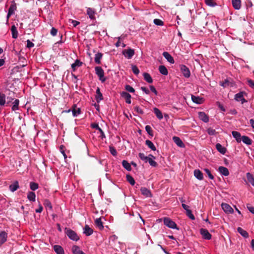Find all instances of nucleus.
I'll return each mask as SVG.
<instances>
[{"instance_id": "1", "label": "nucleus", "mask_w": 254, "mask_h": 254, "mask_svg": "<svg viewBox=\"0 0 254 254\" xmlns=\"http://www.w3.org/2000/svg\"><path fill=\"white\" fill-rule=\"evenodd\" d=\"M95 73L99 77L101 82L103 83L106 80V78L104 76V71L100 66H96L95 68Z\"/></svg>"}, {"instance_id": "2", "label": "nucleus", "mask_w": 254, "mask_h": 254, "mask_svg": "<svg viewBox=\"0 0 254 254\" xmlns=\"http://www.w3.org/2000/svg\"><path fill=\"white\" fill-rule=\"evenodd\" d=\"M163 222L165 225L170 228L177 229L176 224L168 217L164 218Z\"/></svg>"}, {"instance_id": "3", "label": "nucleus", "mask_w": 254, "mask_h": 254, "mask_svg": "<svg viewBox=\"0 0 254 254\" xmlns=\"http://www.w3.org/2000/svg\"><path fill=\"white\" fill-rule=\"evenodd\" d=\"M65 233L66 235L68 236V237L73 241H77V240H79V237L76 234V233L74 231H72L70 229H66Z\"/></svg>"}, {"instance_id": "4", "label": "nucleus", "mask_w": 254, "mask_h": 254, "mask_svg": "<svg viewBox=\"0 0 254 254\" xmlns=\"http://www.w3.org/2000/svg\"><path fill=\"white\" fill-rule=\"evenodd\" d=\"M11 4L10 5V6H9V8H8V13L7 14V16H6V18H7V19L8 20L9 17L12 15H13L14 12H15V11H16V3L14 1H12L11 2Z\"/></svg>"}, {"instance_id": "5", "label": "nucleus", "mask_w": 254, "mask_h": 254, "mask_svg": "<svg viewBox=\"0 0 254 254\" xmlns=\"http://www.w3.org/2000/svg\"><path fill=\"white\" fill-rule=\"evenodd\" d=\"M180 70L183 73V75L186 77L189 78L190 77V69L188 67H187L185 65H180Z\"/></svg>"}, {"instance_id": "6", "label": "nucleus", "mask_w": 254, "mask_h": 254, "mask_svg": "<svg viewBox=\"0 0 254 254\" xmlns=\"http://www.w3.org/2000/svg\"><path fill=\"white\" fill-rule=\"evenodd\" d=\"M200 233L202 235L203 238L204 239L210 240L211 239V235L210 234L208 231L205 229H200Z\"/></svg>"}, {"instance_id": "7", "label": "nucleus", "mask_w": 254, "mask_h": 254, "mask_svg": "<svg viewBox=\"0 0 254 254\" xmlns=\"http://www.w3.org/2000/svg\"><path fill=\"white\" fill-rule=\"evenodd\" d=\"M221 207L224 211L226 213H232L234 211L233 208L231 206L226 203H222L221 204Z\"/></svg>"}, {"instance_id": "8", "label": "nucleus", "mask_w": 254, "mask_h": 254, "mask_svg": "<svg viewBox=\"0 0 254 254\" xmlns=\"http://www.w3.org/2000/svg\"><path fill=\"white\" fill-rule=\"evenodd\" d=\"M123 55L127 59H131L134 55V51L132 49H128L123 51Z\"/></svg>"}, {"instance_id": "9", "label": "nucleus", "mask_w": 254, "mask_h": 254, "mask_svg": "<svg viewBox=\"0 0 254 254\" xmlns=\"http://www.w3.org/2000/svg\"><path fill=\"white\" fill-rule=\"evenodd\" d=\"M235 99L237 101H241L242 104L247 102V101L244 98V93L243 92H241L236 94L235 96Z\"/></svg>"}, {"instance_id": "10", "label": "nucleus", "mask_w": 254, "mask_h": 254, "mask_svg": "<svg viewBox=\"0 0 254 254\" xmlns=\"http://www.w3.org/2000/svg\"><path fill=\"white\" fill-rule=\"evenodd\" d=\"M7 234L5 231L0 232V246L7 240Z\"/></svg>"}, {"instance_id": "11", "label": "nucleus", "mask_w": 254, "mask_h": 254, "mask_svg": "<svg viewBox=\"0 0 254 254\" xmlns=\"http://www.w3.org/2000/svg\"><path fill=\"white\" fill-rule=\"evenodd\" d=\"M141 194L146 197H152V193L149 190L145 187H141L140 189Z\"/></svg>"}, {"instance_id": "12", "label": "nucleus", "mask_w": 254, "mask_h": 254, "mask_svg": "<svg viewBox=\"0 0 254 254\" xmlns=\"http://www.w3.org/2000/svg\"><path fill=\"white\" fill-rule=\"evenodd\" d=\"M155 157L152 154H149L147 160V162H148L150 166L152 167H156L157 163L154 160Z\"/></svg>"}, {"instance_id": "13", "label": "nucleus", "mask_w": 254, "mask_h": 254, "mask_svg": "<svg viewBox=\"0 0 254 254\" xmlns=\"http://www.w3.org/2000/svg\"><path fill=\"white\" fill-rule=\"evenodd\" d=\"M72 114L74 117H77L81 114V109L77 108L76 105H73L72 107Z\"/></svg>"}, {"instance_id": "14", "label": "nucleus", "mask_w": 254, "mask_h": 254, "mask_svg": "<svg viewBox=\"0 0 254 254\" xmlns=\"http://www.w3.org/2000/svg\"><path fill=\"white\" fill-rule=\"evenodd\" d=\"M198 117L200 120L204 122V123H207L209 121L208 116L203 112H200L198 113Z\"/></svg>"}, {"instance_id": "15", "label": "nucleus", "mask_w": 254, "mask_h": 254, "mask_svg": "<svg viewBox=\"0 0 254 254\" xmlns=\"http://www.w3.org/2000/svg\"><path fill=\"white\" fill-rule=\"evenodd\" d=\"M163 57L167 60V61L171 64H174L175 61L172 56L167 52L163 53Z\"/></svg>"}, {"instance_id": "16", "label": "nucleus", "mask_w": 254, "mask_h": 254, "mask_svg": "<svg viewBox=\"0 0 254 254\" xmlns=\"http://www.w3.org/2000/svg\"><path fill=\"white\" fill-rule=\"evenodd\" d=\"M71 251L73 254H86L80 249L78 246L76 245L72 246Z\"/></svg>"}, {"instance_id": "17", "label": "nucleus", "mask_w": 254, "mask_h": 254, "mask_svg": "<svg viewBox=\"0 0 254 254\" xmlns=\"http://www.w3.org/2000/svg\"><path fill=\"white\" fill-rule=\"evenodd\" d=\"M232 134L233 137L235 138L237 142L240 143L241 142L242 136H241V133L237 131H233L232 132Z\"/></svg>"}, {"instance_id": "18", "label": "nucleus", "mask_w": 254, "mask_h": 254, "mask_svg": "<svg viewBox=\"0 0 254 254\" xmlns=\"http://www.w3.org/2000/svg\"><path fill=\"white\" fill-rule=\"evenodd\" d=\"M218 171L221 174L224 176H228L229 175V170L226 167L220 166L218 168Z\"/></svg>"}, {"instance_id": "19", "label": "nucleus", "mask_w": 254, "mask_h": 254, "mask_svg": "<svg viewBox=\"0 0 254 254\" xmlns=\"http://www.w3.org/2000/svg\"><path fill=\"white\" fill-rule=\"evenodd\" d=\"M191 100L193 102L197 104H201L203 103L204 101V99L203 98L200 97L199 96H195L194 95L191 96Z\"/></svg>"}, {"instance_id": "20", "label": "nucleus", "mask_w": 254, "mask_h": 254, "mask_svg": "<svg viewBox=\"0 0 254 254\" xmlns=\"http://www.w3.org/2000/svg\"><path fill=\"white\" fill-rule=\"evenodd\" d=\"M121 96L122 97L126 99V102L127 104L131 103V95L127 92H123L121 93Z\"/></svg>"}, {"instance_id": "21", "label": "nucleus", "mask_w": 254, "mask_h": 254, "mask_svg": "<svg viewBox=\"0 0 254 254\" xmlns=\"http://www.w3.org/2000/svg\"><path fill=\"white\" fill-rule=\"evenodd\" d=\"M173 140L174 142L179 147H184L185 144L183 142L182 140L177 136H174L173 137Z\"/></svg>"}, {"instance_id": "22", "label": "nucleus", "mask_w": 254, "mask_h": 254, "mask_svg": "<svg viewBox=\"0 0 254 254\" xmlns=\"http://www.w3.org/2000/svg\"><path fill=\"white\" fill-rule=\"evenodd\" d=\"M87 14L91 19H95V11L94 9L88 7L87 8Z\"/></svg>"}, {"instance_id": "23", "label": "nucleus", "mask_w": 254, "mask_h": 254, "mask_svg": "<svg viewBox=\"0 0 254 254\" xmlns=\"http://www.w3.org/2000/svg\"><path fill=\"white\" fill-rule=\"evenodd\" d=\"M93 231L92 228H91L88 225H86L84 228V234L87 236H89L93 234Z\"/></svg>"}, {"instance_id": "24", "label": "nucleus", "mask_w": 254, "mask_h": 254, "mask_svg": "<svg viewBox=\"0 0 254 254\" xmlns=\"http://www.w3.org/2000/svg\"><path fill=\"white\" fill-rule=\"evenodd\" d=\"M19 188L18 181H15L13 184L9 186V190L11 192H14Z\"/></svg>"}, {"instance_id": "25", "label": "nucleus", "mask_w": 254, "mask_h": 254, "mask_svg": "<svg viewBox=\"0 0 254 254\" xmlns=\"http://www.w3.org/2000/svg\"><path fill=\"white\" fill-rule=\"evenodd\" d=\"M194 177L199 180H202L203 179V175L202 173L198 169L194 171Z\"/></svg>"}, {"instance_id": "26", "label": "nucleus", "mask_w": 254, "mask_h": 254, "mask_svg": "<svg viewBox=\"0 0 254 254\" xmlns=\"http://www.w3.org/2000/svg\"><path fill=\"white\" fill-rule=\"evenodd\" d=\"M216 148L222 154H225L227 151L226 148L220 143H217L216 144Z\"/></svg>"}, {"instance_id": "27", "label": "nucleus", "mask_w": 254, "mask_h": 254, "mask_svg": "<svg viewBox=\"0 0 254 254\" xmlns=\"http://www.w3.org/2000/svg\"><path fill=\"white\" fill-rule=\"evenodd\" d=\"M54 250L57 254H64L63 248L60 245H55Z\"/></svg>"}, {"instance_id": "28", "label": "nucleus", "mask_w": 254, "mask_h": 254, "mask_svg": "<svg viewBox=\"0 0 254 254\" xmlns=\"http://www.w3.org/2000/svg\"><path fill=\"white\" fill-rule=\"evenodd\" d=\"M96 95L95 97L97 102H99L103 99L102 94L100 92V89L99 87H97L96 89Z\"/></svg>"}, {"instance_id": "29", "label": "nucleus", "mask_w": 254, "mask_h": 254, "mask_svg": "<svg viewBox=\"0 0 254 254\" xmlns=\"http://www.w3.org/2000/svg\"><path fill=\"white\" fill-rule=\"evenodd\" d=\"M233 6L235 9H239L241 6V2L240 0H232Z\"/></svg>"}, {"instance_id": "30", "label": "nucleus", "mask_w": 254, "mask_h": 254, "mask_svg": "<svg viewBox=\"0 0 254 254\" xmlns=\"http://www.w3.org/2000/svg\"><path fill=\"white\" fill-rule=\"evenodd\" d=\"M11 31L12 34V37L14 39H16L18 37V31L15 25H13L11 27Z\"/></svg>"}, {"instance_id": "31", "label": "nucleus", "mask_w": 254, "mask_h": 254, "mask_svg": "<svg viewBox=\"0 0 254 254\" xmlns=\"http://www.w3.org/2000/svg\"><path fill=\"white\" fill-rule=\"evenodd\" d=\"M242 141L247 145H251L252 144V139L248 136L243 135L242 137Z\"/></svg>"}, {"instance_id": "32", "label": "nucleus", "mask_w": 254, "mask_h": 254, "mask_svg": "<svg viewBox=\"0 0 254 254\" xmlns=\"http://www.w3.org/2000/svg\"><path fill=\"white\" fill-rule=\"evenodd\" d=\"M27 198L30 201H35L36 200L35 193L33 191L28 192L27 194Z\"/></svg>"}, {"instance_id": "33", "label": "nucleus", "mask_w": 254, "mask_h": 254, "mask_svg": "<svg viewBox=\"0 0 254 254\" xmlns=\"http://www.w3.org/2000/svg\"><path fill=\"white\" fill-rule=\"evenodd\" d=\"M153 111L157 118L159 120H161L163 119V116L162 112L157 108H154L153 109Z\"/></svg>"}, {"instance_id": "34", "label": "nucleus", "mask_w": 254, "mask_h": 254, "mask_svg": "<svg viewBox=\"0 0 254 254\" xmlns=\"http://www.w3.org/2000/svg\"><path fill=\"white\" fill-rule=\"evenodd\" d=\"M248 181L254 187V176L251 173L248 172L246 174Z\"/></svg>"}, {"instance_id": "35", "label": "nucleus", "mask_w": 254, "mask_h": 254, "mask_svg": "<svg viewBox=\"0 0 254 254\" xmlns=\"http://www.w3.org/2000/svg\"><path fill=\"white\" fill-rule=\"evenodd\" d=\"M158 70L159 72L164 75H167L168 73V70L164 65H160Z\"/></svg>"}, {"instance_id": "36", "label": "nucleus", "mask_w": 254, "mask_h": 254, "mask_svg": "<svg viewBox=\"0 0 254 254\" xmlns=\"http://www.w3.org/2000/svg\"><path fill=\"white\" fill-rule=\"evenodd\" d=\"M82 63L79 60H76L74 63L71 64V67L73 71H75L76 70V67H79L82 65Z\"/></svg>"}, {"instance_id": "37", "label": "nucleus", "mask_w": 254, "mask_h": 254, "mask_svg": "<svg viewBox=\"0 0 254 254\" xmlns=\"http://www.w3.org/2000/svg\"><path fill=\"white\" fill-rule=\"evenodd\" d=\"M237 231L244 238H246L249 237L248 233L241 227H238L237 228Z\"/></svg>"}, {"instance_id": "38", "label": "nucleus", "mask_w": 254, "mask_h": 254, "mask_svg": "<svg viewBox=\"0 0 254 254\" xmlns=\"http://www.w3.org/2000/svg\"><path fill=\"white\" fill-rule=\"evenodd\" d=\"M95 223L96 225V226L100 229L102 230L104 228L103 223L101 221V219L100 218H97L95 220Z\"/></svg>"}, {"instance_id": "39", "label": "nucleus", "mask_w": 254, "mask_h": 254, "mask_svg": "<svg viewBox=\"0 0 254 254\" xmlns=\"http://www.w3.org/2000/svg\"><path fill=\"white\" fill-rule=\"evenodd\" d=\"M143 77L146 82L149 83H151L153 82V80L150 75L148 73H144Z\"/></svg>"}, {"instance_id": "40", "label": "nucleus", "mask_w": 254, "mask_h": 254, "mask_svg": "<svg viewBox=\"0 0 254 254\" xmlns=\"http://www.w3.org/2000/svg\"><path fill=\"white\" fill-rule=\"evenodd\" d=\"M145 144L152 150H153V151H155L156 150V148L155 145L152 143V142L150 140H146L145 141Z\"/></svg>"}, {"instance_id": "41", "label": "nucleus", "mask_w": 254, "mask_h": 254, "mask_svg": "<svg viewBox=\"0 0 254 254\" xmlns=\"http://www.w3.org/2000/svg\"><path fill=\"white\" fill-rule=\"evenodd\" d=\"M19 103V101L18 99H15L14 102L12 103V106L11 109L12 111H15L18 110V105Z\"/></svg>"}, {"instance_id": "42", "label": "nucleus", "mask_w": 254, "mask_h": 254, "mask_svg": "<svg viewBox=\"0 0 254 254\" xmlns=\"http://www.w3.org/2000/svg\"><path fill=\"white\" fill-rule=\"evenodd\" d=\"M102 56H103V55L101 53H97L95 55V58H94L95 62L98 64H100L101 63L100 60L102 58Z\"/></svg>"}, {"instance_id": "43", "label": "nucleus", "mask_w": 254, "mask_h": 254, "mask_svg": "<svg viewBox=\"0 0 254 254\" xmlns=\"http://www.w3.org/2000/svg\"><path fill=\"white\" fill-rule=\"evenodd\" d=\"M123 166L127 171H130L131 167L130 164L126 160H123L122 162Z\"/></svg>"}, {"instance_id": "44", "label": "nucleus", "mask_w": 254, "mask_h": 254, "mask_svg": "<svg viewBox=\"0 0 254 254\" xmlns=\"http://www.w3.org/2000/svg\"><path fill=\"white\" fill-rule=\"evenodd\" d=\"M127 180V182L132 186H133L135 182L133 177L130 175H127L126 176Z\"/></svg>"}, {"instance_id": "45", "label": "nucleus", "mask_w": 254, "mask_h": 254, "mask_svg": "<svg viewBox=\"0 0 254 254\" xmlns=\"http://www.w3.org/2000/svg\"><path fill=\"white\" fill-rule=\"evenodd\" d=\"M205 2L207 5L211 7L216 5V3L213 0H205Z\"/></svg>"}, {"instance_id": "46", "label": "nucleus", "mask_w": 254, "mask_h": 254, "mask_svg": "<svg viewBox=\"0 0 254 254\" xmlns=\"http://www.w3.org/2000/svg\"><path fill=\"white\" fill-rule=\"evenodd\" d=\"M30 189L32 190H35L38 188V184L34 182H31L30 184Z\"/></svg>"}, {"instance_id": "47", "label": "nucleus", "mask_w": 254, "mask_h": 254, "mask_svg": "<svg viewBox=\"0 0 254 254\" xmlns=\"http://www.w3.org/2000/svg\"><path fill=\"white\" fill-rule=\"evenodd\" d=\"M5 103V96L3 94H0V105L3 106Z\"/></svg>"}, {"instance_id": "48", "label": "nucleus", "mask_w": 254, "mask_h": 254, "mask_svg": "<svg viewBox=\"0 0 254 254\" xmlns=\"http://www.w3.org/2000/svg\"><path fill=\"white\" fill-rule=\"evenodd\" d=\"M44 204L46 208H49L50 209H52V205L49 200L45 199Z\"/></svg>"}, {"instance_id": "49", "label": "nucleus", "mask_w": 254, "mask_h": 254, "mask_svg": "<svg viewBox=\"0 0 254 254\" xmlns=\"http://www.w3.org/2000/svg\"><path fill=\"white\" fill-rule=\"evenodd\" d=\"M138 156L140 159L144 161L145 162H147V160L148 156H146L143 153H139L138 154Z\"/></svg>"}, {"instance_id": "50", "label": "nucleus", "mask_w": 254, "mask_h": 254, "mask_svg": "<svg viewBox=\"0 0 254 254\" xmlns=\"http://www.w3.org/2000/svg\"><path fill=\"white\" fill-rule=\"evenodd\" d=\"M153 22L155 25L158 26H162L164 24L163 22L161 20L157 18L154 19Z\"/></svg>"}, {"instance_id": "51", "label": "nucleus", "mask_w": 254, "mask_h": 254, "mask_svg": "<svg viewBox=\"0 0 254 254\" xmlns=\"http://www.w3.org/2000/svg\"><path fill=\"white\" fill-rule=\"evenodd\" d=\"M187 215L191 219L194 220L195 217L194 215L192 214L191 211L190 210H187L186 211Z\"/></svg>"}, {"instance_id": "52", "label": "nucleus", "mask_w": 254, "mask_h": 254, "mask_svg": "<svg viewBox=\"0 0 254 254\" xmlns=\"http://www.w3.org/2000/svg\"><path fill=\"white\" fill-rule=\"evenodd\" d=\"M207 132L210 135H215L216 133V130L211 127H209L207 129Z\"/></svg>"}, {"instance_id": "53", "label": "nucleus", "mask_w": 254, "mask_h": 254, "mask_svg": "<svg viewBox=\"0 0 254 254\" xmlns=\"http://www.w3.org/2000/svg\"><path fill=\"white\" fill-rule=\"evenodd\" d=\"M109 150H110V153L114 156H116L117 155V151H116V149L114 147L110 146L109 147Z\"/></svg>"}, {"instance_id": "54", "label": "nucleus", "mask_w": 254, "mask_h": 254, "mask_svg": "<svg viewBox=\"0 0 254 254\" xmlns=\"http://www.w3.org/2000/svg\"><path fill=\"white\" fill-rule=\"evenodd\" d=\"M125 89L127 91L130 93H133L135 91L134 88L129 85H126L125 86Z\"/></svg>"}, {"instance_id": "55", "label": "nucleus", "mask_w": 254, "mask_h": 254, "mask_svg": "<svg viewBox=\"0 0 254 254\" xmlns=\"http://www.w3.org/2000/svg\"><path fill=\"white\" fill-rule=\"evenodd\" d=\"M204 171L207 174V175L210 179L213 180L214 179L213 176L212 175L210 170L208 169L205 168L204 169Z\"/></svg>"}, {"instance_id": "56", "label": "nucleus", "mask_w": 254, "mask_h": 254, "mask_svg": "<svg viewBox=\"0 0 254 254\" xmlns=\"http://www.w3.org/2000/svg\"><path fill=\"white\" fill-rule=\"evenodd\" d=\"M132 72L135 74L137 75L139 73V70L136 65H132L131 67Z\"/></svg>"}, {"instance_id": "57", "label": "nucleus", "mask_w": 254, "mask_h": 254, "mask_svg": "<svg viewBox=\"0 0 254 254\" xmlns=\"http://www.w3.org/2000/svg\"><path fill=\"white\" fill-rule=\"evenodd\" d=\"M134 110L136 113L140 114H143L144 113L143 110L138 106H136L134 107Z\"/></svg>"}, {"instance_id": "58", "label": "nucleus", "mask_w": 254, "mask_h": 254, "mask_svg": "<svg viewBox=\"0 0 254 254\" xmlns=\"http://www.w3.org/2000/svg\"><path fill=\"white\" fill-rule=\"evenodd\" d=\"M220 84L223 87H226L229 85V81L228 79H226L223 82H221Z\"/></svg>"}, {"instance_id": "59", "label": "nucleus", "mask_w": 254, "mask_h": 254, "mask_svg": "<svg viewBox=\"0 0 254 254\" xmlns=\"http://www.w3.org/2000/svg\"><path fill=\"white\" fill-rule=\"evenodd\" d=\"M60 152L62 153V154L63 155L64 159H66L67 158V156L65 153L64 150V147L63 145H61L60 148Z\"/></svg>"}, {"instance_id": "60", "label": "nucleus", "mask_w": 254, "mask_h": 254, "mask_svg": "<svg viewBox=\"0 0 254 254\" xmlns=\"http://www.w3.org/2000/svg\"><path fill=\"white\" fill-rule=\"evenodd\" d=\"M57 32L58 30L57 29L54 27H52L50 33L53 36H55L57 35Z\"/></svg>"}, {"instance_id": "61", "label": "nucleus", "mask_w": 254, "mask_h": 254, "mask_svg": "<svg viewBox=\"0 0 254 254\" xmlns=\"http://www.w3.org/2000/svg\"><path fill=\"white\" fill-rule=\"evenodd\" d=\"M38 206H39V207H38V209H36L35 210V212L36 213H40L42 212V211H43V206H42V205L40 204V202H39Z\"/></svg>"}, {"instance_id": "62", "label": "nucleus", "mask_w": 254, "mask_h": 254, "mask_svg": "<svg viewBox=\"0 0 254 254\" xmlns=\"http://www.w3.org/2000/svg\"><path fill=\"white\" fill-rule=\"evenodd\" d=\"M248 85L252 88L254 89V81L252 79H249L248 80Z\"/></svg>"}, {"instance_id": "63", "label": "nucleus", "mask_w": 254, "mask_h": 254, "mask_svg": "<svg viewBox=\"0 0 254 254\" xmlns=\"http://www.w3.org/2000/svg\"><path fill=\"white\" fill-rule=\"evenodd\" d=\"M34 46V44L31 42L29 40H27V47L28 48H31Z\"/></svg>"}, {"instance_id": "64", "label": "nucleus", "mask_w": 254, "mask_h": 254, "mask_svg": "<svg viewBox=\"0 0 254 254\" xmlns=\"http://www.w3.org/2000/svg\"><path fill=\"white\" fill-rule=\"evenodd\" d=\"M247 207L250 212L252 214H254V207L251 206L250 204H247Z\"/></svg>"}]
</instances>
